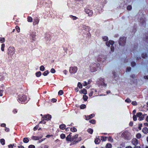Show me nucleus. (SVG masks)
<instances>
[{"mask_svg":"<svg viewBox=\"0 0 148 148\" xmlns=\"http://www.w3.org/2000/svg\"><path fill=\"white\" fill-rule=\"evenodd\" d=\"M146 120L147 122H148V116H147L146 118Z\"/></svg>","mask_w":148,"mask_h":148,"instance_id":"774afa93","label":"nucleus"},{"mask_svg":"<svg viewBox=\"0 0 148 148\" xmlns=\"http://www.w3.org/2000/svg\"><path fill=\"white\" fill-rule=\"evenodd\" d=\"M44 118H45V119L49 120L51 118V116L50 115L48 114L44 116Z\"/></svg>","mask_w":148,"mask_h":148,"instance_id":"6e6552de","label":"nucleus"},{"mask_svg":"<svg viewBox=\"0 0 148 148\" xmlns=\"http://www.w3.org/2000/svg\"><path fill=\"white\" fill-rule=\"evenodd\" d=\"M100 142V139L98 138H96L95 140V142L96 144H99Z\"/></svg>","mask_w":148,"mask_h":148,"instance_id":"9d476101","label":"nucleus"},{"mask_svg":"<svg viewBox=\"0 0 148 148\" xmlns=\"http://www.w3.org/2000/svg\"><path fill=\"white\" fill-rule=\"evenodd\" d=\"M87 131L90 134H92V133L93 131L92 129H88Z\"/></svg>","mask_w":148,"mask_h":148,"instance_id":"aec40b11","label":"nucleus"},{"mask_svg":"<svg viewBox=\"0 0 148 148\" xmlns=\"http://www.w3.org/2000/svg\"><path fill=\"white\" fill-rule=\"evenodd\" d=\"M86 107V106L84 104H82L80 106V108L81 109L85 108Z\"/></svg>","mask_w":148,"mask_h":148,"instance_id":"6ab92c4d","label":"nucleus"},{"mask_svg":"<svg viewBox=\"0 0 148 148\" xmlns=\"http://www.w3.org/2000/svg\"><path fill=\"white\" fill-rule=\"evenodd\" d=\"M126 148H132V147L130 146H128L126 147Z\"/></svg>","mask_w":148,"mask_h":148,"instance_id":"e2e57ef3","label":"nucleus"},{"mask_svg":"<svg viewBox=\"0 0 148 148\" xmlns=\"http://www.w3.org/2000/svg\"><path fill=\"white\" fill-rule=\"evenodd\" d=\"M35 146L33 145H31L29 146L28 148H35Z\"/></svg>","mask_w":148,"mask_h":148,"instance_id":"e433bc0d","label":"nucleus"},{"mask_svg":"<svg viewBox=\"0 0 148 148\" xmlns=\"http://www.w3.org/2000/svg\"><path fill=\"white\" fill-rule=\"evenodd\" d=\"M71 130L72 132H75L77 130L75 128L73 127L71 129Z\"/></svg>","mask_w":148,"mask_h":148,"instance_id":"bb28decb","label":"nucleus"},{"mask_svg":"<svg viewBox=\"0 0 148 148\" xmlns=\"http://www.w3.org/2000/svg\"><path fill=\"white\" fill-rule=\"evenodd\" d=\"M63 93V92L62 90H60L58 93V95H62Z\"/></svg>","mask_w":148,"mask_h":148,"instance_id":"2f4dec72","label":"nucleus"},{"mask_svg":"<svg viewBox=\"0 0 148 148\" xmlns=\"http://www.w3.org/2000/svg\"><path fill=\"white\" fill-rule=\"evenodd\" d=\"M5 39L4 38H1V42H4L5 41Z\"/></svg>","mask_w":148,"mask_h":148,"instance_id":"c9c22d12","label":"nucleus"},{"mask_svg":"<svg viewBox=\"0 0 148 148\" xmlns=\"http://www.w3.org/2000/svg\"><path fill=\"white\" fill-rule=\"evenodd\" d=\"M32 18L30 17H28L27 18V21L29 22H31L32 21Z\"/></svg>","mask_w":148,"mask_h":148,"instance_id":"a211bd4d","label":"nucleus"},{"mask_svg":"<svg viewBox=\"0 0 148 148\" xmlns=\"http://www.w3.org/2000/svg\"><path fill=\"white\" fill-rule=\"evenodd\" d=\"M65 125L64 124H62L60 125V128L62 130H64L65 128Z\"/></svg>","mask_w":148,"mask_h":148,"instance_id":"4468645a","label":"nucleus"},{"mask_svg":"<svg viewBox=\"0 0 148 148\" xmlns=\"http://www.w3.org/2000/svg\"><path fill=\"white\" fill-rule=\"evenodd\" d=\"M45 140V139H42L41 140H39V143H40L42 141H43V140Z\"/></svg>","mask_w":148,"mask_h":148,"instance_id":"338daca9","label":"nucleus"},{"mask_svg":"<svg viewBox=\"0 0 148 148\" xmlns=\"http://www.w3.org/2000/svg\"><path fill=\"white\" fill-rule=\"evenodd\" d=\"M8 147L9 148H12L13 147V145H12L10 144L8 145Z\"/></svg>","mask_w":148,"mask_h":148,"instance_id":"de8ad7c7","label":"nucleus"},{"mask_svg":"<svg viewBox=\"0 0 148 148\" xmlns=\"http://www.w3.org/2000/svg\"><path fill=\"white\" fill-rule=\"evenodd\" d=\"M125 42V39L124 38H121L120 39L119 41L120 45H123V44Z\"/></svg>","mask_w":148,"mask_h":148,"instance_id":"20e7f679","label":"nucleus"},{"mask_svg":"<svg viewBox=\"0 0 148 148\" xmlns=\"http://www.w3.org/2000/svg\"><path fill=\"white\" fill-rule=\"evenodd\" d=\"M125 101L127 103L130 102L131 101L129 99H127L125 100Z\"/></svg>","mask_w":148,"mask_h":148,"instance_id":"58836bf2","label":"nucleus"},{"mask_svg":"<svg viewBox=\"0 0 148 148\" xmlns=\"http://www.w3.org/2000/svg\"><path fill=\"white\" fill-rule=\"evenodd\" d=\"M129 125L130 126H132L133 125V123L132 122H130L129 124Z\"/></svg>","mask_w":148,"mask_h":148,"instance_id":"6e6d98bb","label":"nucleus"},{"mask_svg":"<svg viewBox=\"0 0 148 148\" xmlns=\"http://www.w3.org/2000/svg\"><path fill=\"white\" fill-rule=\"evenodd\" d=\"M90 123L92 124H94L95 123V121L94 119L91 120L89 121Z\"/></svg>","mask_w":148,"mask_h":148,"instance_id":"473e14b6","label":"nucleus"},{"mask_svg":"<svg viewBox=\"0 0 148 148\" xmlns=\"http://www.w3.org/2000/svg\"><path fill=\"white\" fill-rule=\"evenodd\" d=\"M40 71H44L45 69V68L44 66L42 65L40 66Z\"/></svg>","mask_w":148,"mask_h":148,"instance_id":"b1692460","label":"nucleus"},{"mask_svg":"<svg viewBox=\"0 0 148 148\" xmlns=\"http://www.w3.org/2000/svg\"><path fill=\"white\" fill-rule=\"evenodd\" d=\"M26 99V97L25 96H23L22 97L20 98L19 100L21 101H25V100Z\"/></svg>","mask_w":148,"mask_h":148,"instance_id":"9b49d317","label":"nucleus"},{"mask_svg":"<svg viewBox=\"0 0 148 148\" xmlns=\"http://www.w3.org/2000/svg\"><path fill=\"white\" fill-rule=\"evenodd\" d=\"M92 94H93V92L92 91L89 94V96L91 97L92 95Z\"/></svg>","mask_w":148,"mask_h":148,"instance_id":"5fc2aeb1","label":"nucleus"},{"mask_svg":"<svg viewBox=\"0 0 148 148\" xmlns=\"http://www.w3.org/2000/svg\"><path fill=\"white\" fill-rule=\"evenodd\" d=\"M52 101L53 102H56V99H52Z\"/></svg>","mask_w":148,"mask_h":148,"instance_id":"8fccbe9b","label":"nucleus"},{"mask_svg":"<svg viewBox=\"0 0 148 148\" xmlns=\"http://www.w3.org/2000/svg\"><path fill=\"white\" fill-rule=\"evenodd\" d=\"M79 92L81 93H82L84 94H87V91L85 89L82 90L81 91H79Z\"/></svg>","mask_w":148,"mask_h":148,"instance_id":"ddd939ff","label":"nucleus"},{"mask_svg":"<svg viewBox=\"0 0 148 148\" xmlns=\"http://www.w3.org/2000/svg\"><path fill=\"white\" fill-rule=\"evenodd\" d=\"M85 12L87 14H88L89 16L91 15L92 13V11L90 10H86Z\"/></svg>","mask_w":148,"mask_h":148,"instance_id":"1a4fd4ad","label":"nucleus"},{"mask_svg":"<svg viewBox=\"0 0 148 148\" xmlns=\"http://www.w3.org/2000/svg\"><path fill=\"white\" fill-rule=\"evenodd\" d=\"M78 86L80 88H82V84L80 83H78Z\"/></svg>","mask_w":148,"mask_h":148,"instance_id":"cd10ccee","label":"nucleus"},{"mask_svg":"<svg viewBox=\"0 0 148 148\" xmlns=\"http://www.w3.org/2000/svg\"><path fill=\"white\" fill-rule=\"evenodd\" d=\"M1 143L3 145L5 144V140L3 139H1Z\"/></svg>","mask_w":148,"mask_h":148,"instance_id":"4be33fe9","label":"nucleus"},{"mask_svg":"<svg viewBox=\"0 0 148 148\" xmlns=\"http://www.w3.org/2000/svg\"><path fill=\"white\" fill-rule=\"evenodd\" d=\"M141 135L140 134H138L136 135V136L137 138H140L141 137Z\"/></svg>","mask_w":148,"mask_h":148,"instance_id":"7c9ffc66","label":"nucleus"},{"mask_svg":"<svg viewBox=\"0 0 148 148\" xmlns=\"http://www.w3.org/2000/svg\"><path fill=\"white\" fill-rule=\"evenodd\" d=\"M75 90L76 92H78V89L77 88L75 89Z\"/></svg>","mask_w":148,"mask_h":148,"instance_id":"0e129e2a","label":"nucleus"},{"mask_svg":"<svg viewBox=\"0 0 148 148\" xmlns=\"http://www.w3.org/2000/svg\"><path fill=\"white\" fill-rule=\"evenodd\" d=\"M136 116L139 117L138 120L140 121H141L143 119L144 116V115L142 114V113L141 112H139L137 113Z\"/></svg>","mask_w":148,"mask_h":148,"instance_id":"f03ea898","label":"nucleus"},{"mask_svg":"<svg viewBox=\"0 0 148 148\" xmlns=\"http://www.w3.org/2000/svg\"><path fill=\"white\" fill-rule=\"evenodd\" d=\"M52 2L50 0H47L45 3V6L47 8H50L52 6Z\"/></svg>","mask_w":148,"mask_h":148,"instance_id":"f257e3e1","label":"nucleus"},{"mask_svg":"<svg viewBox=\"0 0 148 148\" xmlns=\"http://www.w3.org/2000/svg\"><path fill=\"white\" fill-rule=\"evenodd\" d=\"M136 110H133V113L134 114H135V113H136Z\"/></svg>","mask_w":148,"mask_h":148,"instance_id":"69168bd1","label":"nucleus"},{"mask_svg":"<svg viewBox=\"0 0 148 148\" xmlns=\"http://www.w3.org/2000/svg\"><path fill=\"white\" fill-rule=\"evenodd\" d=\"M5 124L4 123H3L1 124V126L2 127H4L5 126Z\"/></svg>","mask_w":148,"mask_h":148,"instance_id":"4d7b16f0","label":"nucleus"},{"mask_svg":"<svg viewBox=\"0 0 148 148\" xmlns=\"http://www.w3.org/2000/svg\"><path fill=\"white\" fill-rule=\"evenodd\" d=\"M38 125H37L36 126H35L34 128V131L36 130L38 128Z\"/></svg>","mask_w":148,"mask_h":148,"instance_id":"37998d69","label":"nucleus"},{"mask_svg":"<svg viewBox=\"0 0 148 148\" xmlns=\"http://www.w3.org/2000/svg\"><path fill=\"white\" fill-rule=\"evenodd\" d=\"M77 137L78 135H76L74 136H73V138H72L73 139V138H77Z\"/></svg>","mask_w":148,"mask_h":148,"instance_id":"864d4df0","label":"nucleus"},{"mask_svg":"<svg viewBox=\"0 0 148 148\" xmlns=\"http://www.w3.org/2000/svg\"><path fill=\"white\" fill-rule=\"evenodd\" d=\"M23 141L25 143H27L29 142V140L28 138H25L23 139Z\"/></svg>","mask_w":148,"mask_h":148,"instance_id":"2eb2a0df","label":"nucleus"},{"mask_svg":"<svg viewBox=\"0 0 148 148\" xmlns=\"http://www.w3.org/2000/svg\"><path fill=\"white\" fill-rule=\"evenodd\" d=\"M112 145L110 144H107L106 146V148H110L111 147Z\"/></svg>","mask_w":148,"mask_h":148,"instance_id":"412c9836","label":"nucleus"},{"mask_svg":"<svg viewBox=\"0 0 148 148\" xmlns=\"http://www.w3.org/2000/svg\"><path fill=\"white\" fill-rule=\"evenodd\" d=\"M144 77L145 79H148V76H145Z\"/></svg>","mask_w":148,"mask_h":148,"instance_id":"052dcab7","label":"nucleus"},{"mask_svg":"<svg viewBox=\"0 0 148 148\" xmlns=\"http://www.w3.org/2000/svg\"><path fill=\"white\" fill-rule=\"evenodd\" d=\"M49 147V146L48 145H45L44 147V148H48Z\"/></svg>","mask_w":148,"mask_h":148,"instance_id":"13d9d810","label":"nucleus"},{"mask_svg":"<svg viewBox=\"0 0 148 148\" xmlns=\"http://www.w3.org/2000/svg\"><path fill=\"white\" fill-rule=\"evenodd\" d=\"M60 137L62 139H64L65 137V135L64 134H62L60 136Z\"/></svg>","mask_w":148,"mask_h":148,"instance_id":"5701e85b","label":"nucleus"},{"mask_svg":"<svg viewBox=\"0 0 148 148\" xmlns=\"http://www.w3.org/2000/svg\"><path fill=\"white\" fill-rule=\"evenodd\" d=\"M135 64H136V63H135V62H132L131 63V65L133 66H135Z\"/></svg>","mask_w":148,"mask_h":148,"instance_id":"49530a36","label":"nucleus"},{"mask_svg":"<svg viewBox=\"0 0 148 148\" xmlns=\"http://www.w3.org/2000/svg\"><path fill=\"white\" fill-rule=\"evenodd\" d=\"M114 43V42L112 40H110L109 42H106V44L107 46L110 47V45H113Z\"/></svg>","mask_w":148,"mask_h":148,"instance_id":"423d86ee","label":"nucleus"},{"mask_svg":"<svg viewBox=\"0 0 148 148\" xmlns=\"http://www.w3.org/2000/svg\"><path fill=\"white\" fill-rule=\"evenodd\" d=\"M46 123V122L45 121H40L39 123V124L40 123H43L44 124H45Z\"/></svg>","mask_w":148,"mask_h":148,"instance_id":"a18cd8bd","label":"nucleus"},{"mask_svg":"<svg viewBox=\"0 0 148 148\" xmlns=\"http://www.w3.org/2000/svg\"><path fill=\"white\" fill-rule=\"evenodd\" d=\"M5 44H3L1 45V50L2 51H4V49L5 47Z\"/></svg>","mask_w":148,"mask_h":148,"instance_id":"dca6fc26","label":"nucleus"},{"mask_svg":"<svg viewBox=\"0 0 148 148\" xmlns=\"http://www.w3.org/2000/svg\"><path fill=\"white\" fill-rule=\"evenodd\" d=\"M71 133L66 137V140L68 141H72L73 140V138H71Z\"/></svg>","mask_w":148,"mask_h":148,"instance_id":"39448f33","label":"nucleus"},{"mask_svg":"<svg viewBox=\"0 0 148 148\" xmlns=\"http://www.w3.org/2000/svg\"><path fill=\"white\" fill-rule=\"evenodd\" d=\"M83 99L84 101H86L88 99V97L86 95H84L83 96Z\"/></svg>","mask_w":148,"mask_h":148,"instance_id":"393cba45","label":"nucleus"},{"mask_svg":"<svg viewBox=\"0 0 148 148\" xmlns=\"http://www.w3.org/2000/svg\"><path fill=\"white\" fill-rule=\"evenodd\" d=\"M131 69V68L130 67H128L127 69V70L128 71H130Z\"/></svg>","mask_w":148,"mask_h":148,"instance_id":"3c124183","label":"nucleus"},{"mask_svg":"<svg viewBox=\"0 0 148 148\" xmlns=\"http://www.w3.org/2000/svg\"><path fill=\"white\" fill-rule=\"evenodd\" d=\"M52 136V135H48L46 136V137L47 138H49V137H50V136Z\"/></svg>","mask_w":148,"mask_h":148,"instance_id":"bf43d9fd","label":"nucleus"},{"mask_svg":"<svg viewBox=\"0 0 148 148\" xmlns=\"http://www.w3.org/2000/svg\"><path fill=\"white\" fill-rule=\"evenodd\" d=\"M77 68L76 67H71L69 69V72L71 73H75L77 72Z\"/></svg>","mask_w":148,"mask_h":148,"instance_id":"7ed1b4c3","label":"nucleus"},{"mask_svg":"<svg viewBox=\"0 0 148 148\" xmlns=\"http://www.w3.org/2000/svg\"><path fill=\"white\" fill-rule=\"evenodd\" d=\"M143 132L145 134H147L148 133V129L147 127H145L143 129Z\"/></svg>","mask_w":148,"mask_h":148,"instance_id":"f8f14e48","label":"nucleus"},{"mask_svg":"<svg viewBox=\"0 0 148 148\" xmlns=\"http://www.w3.org/2000/svg\"><path fill=\"white\" fill-rule=\"evenodd\" d=\"M16 30L18 32H20V28L19 27H18V26H16Z\"/></svg>","mask_w":148,"mask_h":148,"instance_id":"f704fd0d","label":"nucleus"},{"mask_svg":"<svg viewBox=\"0 0 148 148\" xmlns=\"http://www.w3.org/2000/svg\"><path fill=\"white\" fill-rule=\"evenodd\" d=\"M70 17L71 18H73V19L74 20H75L76 19V18H77V17H76L74 16H71Z\"/></svg>","mask_w":148,"mask_h":148,"instance_id":"c03bdc74","label":"nucleus"},{"mask_svg":"<svg viewBox=\"0 0 148 148\" xmlns=\"http://www.w3.org/2000/svg\"><path fill=\"white\" fill-rule=\"evenodd\" d=\"M19 148H24V147L22 146H21L18 147Z\"/></svg>","mask_w":148,"mask_h":148,"instance_id":"680f3d73","label":"nucleus"},{"mask_svg":"<svg viewBox=\"0 0 148 148\" xmlns=\"http://www.w3.org/2000/svg\"><path fill=\"white\" fill-rule=\"evenodd\" d=\"M83 86H86L87 85V83L85 82H84V83L83 84Z\"/></svg>","mask_w":148,"mask_h":148,"instance_id":"603ef678","label":"nucleus"},{"mask_svg":"<svg viewBox=\"0 0 148 148\" xmlns=\"http://www.w3.org/2000/svg\"><path fill=\"white\" fill-rule=\"evenodd\" d=\"M132 103L133 105H136L137 104V102L136 101H133L132 102Z\"/></svg>","mask_w":148,"mask_h":148,"instance_id":"a19ab883","label":"nucleus"},{"mask_svg":"<svg viewBox=\"0 0 148 148\" xmlns=\"http://www.w3.org/2000/svg\"><path fill=\"white\" fill-rule=\"evenodd\" d=\"M133 119L134 121H136L137 120L136 116L135 115H134L133 116Z\"/></svg>","mask_w":148,"mask_h":148,"instance_id":"ea45409f","label":"nucleus"},{"mask_svg":"<svg viewBox=\"0 0 148 148\" xmlns=\"http://www.w3.org/2000/svg\"><path fill=\"white\" fill-rule=\"evenodd\" d=\"M41 72L40 71H39L38 72H37L36 73V75L37 77H39L41 75Z\"/></svg>","mask_w":148,"mask_h":148,"instance_id":"f3484780","label":"nucleus"},{"mask_svg":"<svg viewBox=\"0 0 148 148\" xmlns=\"http://www.w3.org/2000/svg\"><path fill=\"white\" fill-rule=\"evenodd\" d=\"M55 71H56L53 68L51 69V72L52 73H55Z\"/></svg>","mask_w":148,"mask_h":148,"instance_id":"4c0bfd02","label":"nucleus"},{"mask_svg":"<svg viewBox=\"0 0 148 148\" xmlns=\"http://www.w3.org/2000/svg\"><path fill=\"white\" fill-rule=\"evenodd\" d=\"M142 126V124H139V125L138 126V129L140 130H141V127Z\"/></svg>","mask_w":148,"mask_h":148,"instance_id":"79ce46f5","label":"nucleus"},{"mask_svg":"<svg viewBox=\"0 0 148 148\" xmlns=\"http://www.w3.org/2000/svg\"><path fill=\"white\" fill-rule=\"evenodd\" d=\"M132 9V7L130 5H128L127 8V9Z\"/></svg>","mask_w":148,"mask_h":148,"instance_id":"72a5a7b5","label":"nucleus"},{"mask_svg":"<svg viewBox=\"0 0 148 148\" xmlns=\"http://www.w3.org/2000/svg\"><path fill=\"white\" fill-rule=\"evenodd\" d=\"M103 39L104 41H107L108 40V37L106 36L103 37Z\"/></svg>","mask_w":148,"mask_h":148,"instance_id":"a878e982","label":"nucleus"},{"mask_svg":"<svg viewBox=\"0 0 148 148\" xmlns=\"http://www.w3.org/2000/svg\"><path fill=\"white\" fill-rule=\"evenodd\" d=\"M111 50L112 51H113L114 50V47L112 46L111 47Z\"/></svg>","mask_w":148,"mask_h":148,"instance_id":"09e8293b","label":"nucleus"},{"mask_svg":"<svg viewBox=\"0 0 148 148\" xmlns=\"http://www.w3.org/2000/svg\"><path fill=\"white\" fill-rule=\"evenodd\" d=\"M42 137V136H41L39 137H37L33 136H32V138L33 140H37L41 138Z\"/></svg>","mask_w":148,"mask_h":148,"instance_id":"0eeeda50","label":"nucleus"},{"mask_svg":"<svg viewBox=\"0 0 148 148\" xmlns=\"http://www.w3.org/2000/svg\"><path fill=\"white\" fill-rule=\"evenodd\" d=\"M95 116V115L94 114H91L89 116H88V119H90L92 118L93 117H94Z\"/></svg>","mask_w":148,"mask_h":148,"instance_id":"c85d7f7f","label":"nucleus"},{"mask_svg":"<svg viewBox=\"0 0 148 148\" xmlns=\"http://www.w3.org/2000/svg\"><path fill=\"white\" fill-rule=\"evenodd\" d=\"M49 73V72L48 71L45 72L43 73V75L44 76L47 75Z\"/></svg>","mask_w":148,"mask_h":148,"instance_id":"c756f323","label":"nucleus"}]
</instances>
